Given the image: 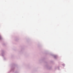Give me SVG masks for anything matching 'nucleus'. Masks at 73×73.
Here are the masks:
<instances>
[{
    "mask_svg": "<svg viewBox=\"0 0 73 73\" xmlns=\"http://www.w3.org/2000/svg\"><path fill=\"white\" fill-rule=\"evenodd\" d=\"M1 36H0V39H1Z\"/></svg>",
    "mask_w": 73,
    "mask_h": 73,
    "instance_id": "obj_1",
    "label": "nucleus"
}]
</instances>
